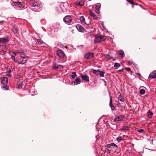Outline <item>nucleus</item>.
Instances as JSON below:
<instances>
[{"instance_id": "26", "label": "nucleus", "mask_w": 156, "mask_h": 156, "mask_svg": "<svg viewBox=\"0 0 156 156\" xmlns=\"http://www.w3.org/2000/svg\"><path fill=\"white\" fill-rule=\"evenodd\" d=\"M153 115V114L150 111H148L147 114V116L149 118H151L152 116Z\"/></svg>"}, {"instance_id": "14", "label": "nucleus", "mask_w": 156, "mask_h": 156, "mask_svg": "<svg viewBox=\"0 0 156 156\" xmlns=\"http://www.w3.org/2000/svg\"><path fill=\"white\" fill-rule=\"evenodd\" d=\"M1 82L3 85L6 84L8 82V78L5 77H3L1 79Z\"/></svg>"}, {"instance_id": "6", "label": "nucleus", "mask_w": 156, "mask_h": 156, "mask_svg": "<svg viewBox=\"0 0 156 156\" xmlns=\"http://www.w3.org/2000/svg\"><path fill=\"white\" fill-rule=\"evenodd\" d=\"M57 55L61 58H63L65 56L64 52L61 50H58L57 51Z\"/></svg>"}, {"instance_id": "31", "label": "nucleus", "mask_w": 156, "mask_h": 156, "mask_svg": "<svg viewBox=\"0 0 156 156\" xmlns=\"http://www.w3.org/2000/svg\"><path fill=\"white\" fill-rule=\"evenodd\" d=\"M37 41L38 44H42L44 43L43 41L41 39H37Z\"/></svg>"}, {"instance_id": "40", "label": "nucleus", "mask_w": 156, "mask_h": 156, "mask_svg": "<svg viewBox=\"0 0 156 156\" xmlns=\"http://www.w3.org/2000/svg\"><path fill=\"white\" fill-rule=\"evenodd\" d=\"M125 69L128 72L130 71H131L130 69L129 68H125Z\"/></svg>"}, {"instance_id": "34", "label": "nucleus", "mask_w": 156, "mask_h": 156, "mask_svg": "<svg viewBox=\"0 0 156 156\" xmlns=\"http://www.w3.org/2000/svg\"><path fill=\"white\" fill-rule=\"evenodd\" d=\"M122 140L121 136H119L116 138L117 141L119 142H120Z\"/></svg>"}, {"instance_id": "46", "label": "nucleus", "mask_w": 156, "mask_h": 156, "mask_svg": "<svg viewBox=\"0 0 156 156\" xmlns=\"http://www.w3.org/2000/svg\"><path fill=\"white\" fill-rule=\"evenodd\" d=\"M76 4L79 5H80V2H77L76 3Z\"/></svg>"}, {"instance_id": "11", "label": "nucleus", "mask_w": 156, "mask_h": 156, "mask_svg": "<svg viewBox=\"0 0 156 156\" xmlns=\"http://www.w3.org/2000/svg\"><path fill=\"white\" fill-rule=\"evenodd\" d=\"M155 77H156V71L155 70L150 74L148 78L152 79Z\"/></svg>"}, {"instance_id": "7", "label": "nucleus", "mask_w": 156, "mask_h": 156, "mask_svg": "<svg viewBox=\"0 0 156 156\" xmlns=\"http://www.w3.org/2000/svg\"><path fill=\"white\" fill-rule=\"evenodd\" d=\"M64 22L66 23H70L72 20V18L69 16L68 15L65 16L63 19Z\"/></svg>"}, {"instance_id": "16", "label": "nucleus", "mask_w": 156, "mask_h": 156, "mask_svg": "<svg viewBox=\"0 0 156 156\" xmlns=\"http://www.w3.org/2000/svg\"><path fill=\"white\" fill-rule=\"evenodd\" d=\"M76 28L80 32H83L85 30L83 27L80 25L78 24L76 26Z\"/></svg>"}, {"instance_id": "2", "label": "nucleus", "mask_w": 156, "mask_h": 156, "mask_svg": "<svg viewBox=\"0 0 156 156\" xmlns=\"http://www.w3.org/2000/svg\"><path fill=\"white\" fill-rule=\"evenodd\" d=\"M95 38L94 40V43L95 44L104 41L107 38L106 36L99 35H95Z\"/></svg>"}, {"instance_id": "35", "label": "nucleus", "mask_w": 156, "mask_h": 156, "mask_svg": "<svg viewBox=\"0 0 156 156\" xmlns=\"http://www.w3.org/2000/svg\"><path fill=\"white\" fill-rule=\"evenodd\" d=\"M110 144H111V147H114L117 148L118 147L114 143H112Z\"/></svg>"}, {"instance_id": "30", "label": "nucleus", "mask_w": 156, "mask_h": 156, "mask_svg": "<svg viewBox=\"0 0 156 156\" xmlns=\"http://www.w3.org/2000/svg\"><path fill=\"white\" fill-rule=\"evenodd\" d=\"M105 72L101 71V72L99 71V75L101 77H103L104 76Z\"/></svg>"}, {"instance_id": "29", "label": "nucleus", "mask_w": 156, "mask_h": 156, "mask_svg": "<svg viewBox=\"0 0 156 156\" xmlns=\"http://www.w3.org/2000/svg\"><path fill=\"white\" fill-rule=\"evenodd\" d=\"M93 73L97 76H98L99 74V70H93Z\"/></svg>"}, {"instance_id": "9", "label": "nucleus", "mask_w": 156, "mask_h": 156, "mask_svg": "<svg viewBox=\"0 0 156 156\" xmlns=\"http://www.w3.org/2000/svg\"><path fill=\"white\" fill-rule=\"evenodd\" d=\"M7 50L6 46L5 45H0V52H5Z\"/></svg>"}, {"instance_id": "50", "label": "nucleus", "mask_w": 156, "mask_h": 156, "mask_svg": "<svg viewBox=\"0 0 156 156\" xmlns=\"http://www.w3.org/2000/svg\"><path fill=\"white\" fill-rule=\"evenodd\" d=\"M136 74L138 76H140V74L138 73H137Z\"/></svg>"}, {"instance_id": "15", "label": "nucleus", "mask_w": 156, "mask_h": 156, "mask_svg": "<svg viewBox=\"0 0 156 156\" xmlns=\"http://www.w3.org/2000/svg\"><path fill=\"white\" fill-rule=\"evenodd\" d=\"M109 105L112 110H114L115 109V107L112 105V99L111 97H110V102Z\"/></svg>"}, {"instance_id": "45", "label": "nucleus", "mask_w": 156, "mask_h": 156, "mask_svg": "<svg viewBox=\"0 0 156 156\" xmlns=\"http://www.w3.org/2000/svg\"><path fill=\"white\" fill-rule=\"evenodd\" d=\"M11 58L14 61H15V56L12 55L11 56Z\"/></svg>"}, {"instance_id": "33", "label": "nucleus", "mask_w": 156, "mask_h": 156, "mask_svg": "<svg viewBox=\"0 0 156 156\" xmlns=\"http://www.w3.org/2000/svg\"><path fill=\"white\" fill-rule=\"evenodd\" d=\"M105 58L107 60H108L112 59V57H111L109 55H107L105 56Z\"/></svg>"}, {"instance_id": "49", "label": "nucleus", "mask_w": 156, "mask_h": 156, "mask_svg": "<svg viewBox=\"0 0 156 156\" xmlns=\"http://www.w3.org/2000/svg\"><path fill=\"white\" fill-rule=\"evenodd\" d=\"M15 30L16 31V33H17V32L18 31V30L17 29H16Z\"/></svg>"}, {"instance_id": "41", "label": "nucleus", "mask_w": 156, "mask_h": 156, "mask_svg": "<svg viewBox=\"0 0 156 156\" xmlns=\"http://www.w3.org/2000/svg\"><path fill=\"white\" fill-rule=\"evenodd\" d=\"M132 5H138L137 3H136L134 2V1H133V2L132 3Z\"/></svg>"}, {"instance_id": "39", "label": "nucleus", "mask_w": 156, "mask_h": 156, "mask_svg": "<svg viewBox=\"0 0 156 156\" xmlns=\"http://www.w3.org/2000/svg\"><path fill=\"white\" fill-rule=\"evenodd\" d=\"M22 77V76L21 75H17V76H16V78H17V79H19L20 78H21Z\"/></svg>"}, {"instance_id": "51", "label": "nucleus", "mask_w": 156, "mask_h": 156, "mask_svg": "<svg viewBox=\"0 0 156 156\" xmlns=\"http://www.w3.org/2000/svg\"><path fill=\"white\" fill-rule=\"evenodd\" d=\"M65 48H66V49H68V47L67 46H65Z\"/></svg>"}, {"instance_id": "43", "label": "nucleus", "mask_w": 156, "mask_h": 156, "mask_svg": "<svg viewBox=\"0 0 156 156\" xmlns=\"http://www.w3.org/2000/svg\"><path fill=\"white\" fill-rule=\"evenodd\" d=\"M128 63L129 65L131 64L132 63V62L130 60L128 61Z\"/></svg>"}, {"instance_id": "12", "label": "nucleus", "mask_w": 156, "mask_h": 156, "mask_svg": "<svg viewBox=\"0 0 156 156\" xmlns=\"http://www.w3.org/2000/svg\"><path fill=\"white\" fill-rule=\"evenodd\" d=\"M81 77L83 81L87 82L89 81V77L87 75H81Z\"/></svg>"}, {"instance_id": "42", "label": "nucleus", "mask_w": 156, "mask_h": 156, "mask_svg": "<svg viewBox=\"0 0 156 156\" xmlns=\"http://www.w3.org/2000/svg\"><path fill=\"white\" fill-rule=\"evenodd\" d=\"M12 1V2H13V5H14V2H16H16H18V1H19V0H11Z\"/></svg>"}, {"instance_id": "25", "label": "nucleus", "mask_w": 156, "mask_h": 156, "mask_svg": "<svg viewBox=\"0 0 156 156\" xmlns=\"http://www.w3.org/2000/svg\"><path fill=\"white\" fill-rule=\"evenodd\" d=\"M80 21L82 23H85L86 24H87L85 23V19L84 17L83 16H81L80 17Z\"/></svg>"}, {"instance_id": "52", "label": "nucleus", "mask_w": 156, "mask_h": 156, "mask_svg": "<svg viewBox=\"0 0 156 156\" xmlns=\"http://www.w3.org/2000/svg\"><path fill=\"white\" fill-rule=\"evenodd\" d=\"M14 53V54H15V55H16V54H15V53Z\"/></svg>"}, {"instance_id": "47", "label": "nucleus", "mask_w": 156, "mask_h": 156, "mask_svg": "<svg viewBox=\"0 0 156 156\" xmlns=\"http://www.w3.org/2000/svg\"><path fill=\"white\" fill-rule=\"evenodd\" d=\"M123 69H120V70H118V71L119 72H122L123 71Z\"/></svg>"}, {"instance_id": "5", "label": "nucleus", "mask_w": 156, "mask_h": 156, "mask_svg": "<svg viewBox=\"0 0 156 156\" xmlns=\"http://www.w3.org/2000/svg\"><path fill=\"white\" fill-rule=\"evenodd\" d=\"M94 55L93 53L88 52L84 55V57L85 59H90L94 57Z\"/></svg>"}, {"instance_id": "23", "label": "nucleus", "mask_w": 156, "mask_h": 156, "mask_svg": "<svg viewBox=\"0 0 156 156\" xmlns=\"http://www.w3.org/2000/svg\"><path fill=\"white\" fill-rule=\"evenodd\" d=\"M118 99L121 102H124V99L121 94H120L119 95Z\"/></svg>"}, {"instance_id": "18", "label": "nucleus", "mask_w": 156, "mask_h": 156, "mask_svg": "<svg viewBox=\"0 0 156 156\" xmlns=\"http://www.w3.org/2000/svg\"><path fill=\"white\" fill-rule=\"evenodd\" d=\"M53 69L55 70H58L61 69L62 67V66L60 65H59L58 66H56L55 64H54L53 66Z\"/></svg>"}, {"instance_id": "1", "label": "nucleus", "mask_w": 156, "mask_h": 156, "mask_svg": "<svg viewBox=\"0 0 156 156\" xmlns=\"http://www.w3.org/2000/svg\"><path fill=\"white\" fill-rule=\"evenodd\" d=\"M30 9L35 12L40 11L42 9V5L38 3L37 0H31L30 1Z\"/></svg>"}, {"instance_id": "4", "label": "nucleus", "mask_w": 156, "mask_h": 156, "mask_svg": "<svg viewBox=\"0 0 156 156\" xmlns=\"http://www.w3.org/2000/svg\"><path fill=\"white\" fill-rule=\"evenodd\" d=\"M16 2H16H14V5H16L20 8L25 9L27 7V4L24 3L22 0H19L18 2Z\"/></svg>"}, {"instance_id": "19", "label": "nucleus", "mask_w": 156, "mask_h": 156, "mask_svg": "<svg viewBox=\"0 0 156 156\" xmlns=\"http://www.w3.org/2000/svg\"><path fill=\"white\" fill-rule=\"evenodd\" d=\"M80 83V80L79 78H76L75 81H73L72 82V83H74V85H77L79 84Z\"/></svg>"}, {"instance_id": "22", "label": "nucleus", "mask_w": 156, "mask_h": 156, "mask_svg": "<svg viewBox=\"0 0 156 156\" xmlns=\"http://www.w3.org/2000/svg\"><path fill=\"white\" fill-rule=\"evenodd\" d=\"M119 54L120 55L121 57L122 58L125 56L124 52L123 50H120L118 51Z\"/></svg>"}, {"instance_id": "44", "label": "nucleus", "mask_w": 156, "mask_h": 156, "mask_svg": "<svg viewBox=\"0 0 156 156\" xmlns=\"http://www.w3.org/2000/svg\"><path fill=\"white\" fill-rule=\"evenodd\" d=\"M111 145L110 144H108L107 146V147L108 148H110L111 147Z\"/></svg>"}, {"instance_id": "3", "label": "nucleus", "mask_w": 156, "mask_h": 156, "mask_svg": "<svg viewBox=\"0 0 156 156\" xmlns=\"http://www.w3.org/2000/svg\"><path fill=\"white\" fill-rule=\"evenodd\" d=\"M20 58H18V60L19 62L18 63L19 64H24L26 63L28 57L26 55L22 53L20 55Z\"/></svg>"}, {"instance_id": "36", "label": "nucleus", "mask_w": 156, "mask_h": 156, "mask_svg": "<svg viewBox=\"0 0 156 156\" xmlns=\"http://www.w3.org/2000/svg\"><path fill=\"white\" fill-rule=\"evenodd\" d=\"M137 131L139 133H144V131L143 129H140V130H137Z\"/></svg>"}, {"instance_id": "17", "label": "nucleus", "mask_w": 156, "mask_h": 156, "mask_svg": "<svg viewBox=\"0 0 156 156\" xmlns=\"http://www.w3.org/2000/svg\"><path fill=\"white\" fill-rule=\"evenodd\" d=\"M17 87L19 88H21L23 87V82L22 80H20L18 81L17 83Z\"/></svg>"}, {"instance_id": "27", "label": "nucleus", "mask_w": 156, "mask_h": 156, "mask_svg": "<svg viewBox=\"0 0 156 156\" xmlns=\"http://www.w3.org/2000/svg\"><path fill=\"white\" fill-rule=\"evenodd\" d=\"M120 66L119 64L118 63H116L115 64L114 67L115 69H117Z\"/></svg>"}, {"instance_id": "48", "label": "nucleus", "mask_w": 156, "mask_h": 156, "mask_svg": "<svg viewBox=\"0 0 156 156\" xmlns=\"http://www.w3.org/2000/svg\"><path fill=\"white\" fill-rule=\"evenodd\" d=\"M103 81H104V83H105V86H106V83H107L104 80H103Z\"/></svg>"}, {"instance_id": "38", "label": "nucleus", "mask_w": 156, "mask_h": 156, "mask_svg": "<svg viewBox=\"0 0 156 156\" xmlns=\"http://www.w3.org/2000/svg\"><path fill=\"white\" fill-rule=\"evenodd\" d=\"M129 3L131 4L133 2L132 0H126Z\"/></svg>"}, {"instance_id": "10", "label": "nucleus", "mask_w": 156, "mask_h": 156, "mask_svg": "<svg viewBox=\"0 0 156 156\" xmlns=\"http://www.w3.org/2000/svg\"><path fill=\"white\" fill-rule=\"evenodd\" d=\"M125 116L123 115H121L116 117L114 119V121L116 122L119 121H121L124 118Z\"/></svg>"}, {"instance_id": "37", "label": "nucleus", "mask_w": 156, "mask_h": 156, "mask_svg": "<svg viewBox=\"0 0 156 156\" xmlns=\"http://www.w3.org/2000/svg\"><path fill=\"white\" fill-rule=\"evenodd\" d=\"M10 71H7V73L6 74L7 75V76L9 77H10Z\"/></svg>"}, {"instance_id": "24", "label": "nucleus", "mask_w": 156, "mask_h": 156, "mask_svg": "<svg viewBox=\"0 0 156 156\" xmlns=\"http://www.w3.org/2000/svg\"><path fill=\"white\" fill-rule=\"evenodd\" d=\"M3 90H8L9 89V87L6 85V84L4 85L3 86H1Z\"/></svg>"}, {"instance_id": "20", "label": "nucleus", "mask_w": 156, "mask_h": 156, "mask_svg": "<svg viewBox=\"0 0 156 156\" xmlns=\"http://www.w3.org/2000/svg\"><path fill=\"white\" fill-rule=\"evenodd\" d=\"M129 129V127L126 126H124L120 129L121 130L128 131Z\"/></svg>"}, {"instance_id": "28", "label": "nucleus", "mask_w": 156, "mask_h": 156, "mask_svg": "<svg viewBox=\"0 0 156 156\" xmlns=\"http://www.w3.org/2000/svg\"><path fill=\"white\" fill-rule=\"evenodd\" d=\"M72 75H71L70 76V77H71L72 78H74L75 77L77 76V75L76 74V73L75 72H72Z\"/></svg>"}, {"instance_id": "21", "label": "nucleus", "mask_w": 156, "mask_h": 156, "mask_svg": "<svg viewBox=\"0 0 156 156\" xmlns=\"http://www.w3.org/2000/svg\"><path fill=\"white\" fill-rule=\"evenodd\" d=\"M90 15L93 17L94 19L97 20L98 17L95 13H93L91 11H90Z\"/></svg>"}, {"instance_id": "13", "label": "nucleus", "mask_w": 156, "mask_h": 156, "mask_svg": "<svg viewBox=\"0 0 156 156\" xmlns=\"http://www.w3.org/2000/svg\"><path fill=\"white\" fill-rule=\"evenodd\" d=\"M101 5L100 3H98L95 8V11L96 12L99 14L100 13V9L101 8Z\"/></svg>"}, {"instance_id": "32", "label": "nucleus", "mask_w": 156, "mask_h": 156, "mask_svg": "<svg viewBox=\"0 0 156 156\" xmlns=\"http://www.w3.org/2000/svg\"><path fill=\"white\" fill-rule=\"evenodd\" d=\"M140 94L143 95L145 93V91L144 89H141L140 90Z\"/></svg>"}, {"instance_id": "8", "label": "nucleus", "mask_w": 156, "mask_h": 156, "mask_svg": "<svg viewBox=\"0 0 156 156\" xmlns=\"http://www.w3.org/2000/svg\"><path fill=\"white\" fill-rule=\"evenodd\" d=\"M8 41L9 40L8 37L3 38H0V44H5L7 43Z\"/></svg>"}]
</instances>
